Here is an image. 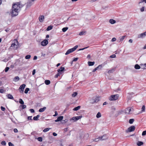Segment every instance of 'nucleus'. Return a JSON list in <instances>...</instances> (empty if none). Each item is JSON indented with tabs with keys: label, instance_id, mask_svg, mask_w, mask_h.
<instances>
[{
	"label": "nucleus",
	"instance_id": "37",
	"mask_svg": "<svg viewBox=\"0 0 146 146\" xmlns=\"http://www.w3.org/2000/svg\"><path fill=\"white\" fill-rule=\"evenodd\" d=\"M77 95V93L76 92H75L73 93L72 94V97H75Z\"/></svg>",
	"mask_w": 146,
	"mask_h": 146
},
{
	"label": "nucleus",
	"instance_id": "42",
	"mask_svg": "<svg viewBox=\"0 0 146 146\" xmlns=\"http://www.w3.org/2000/svg\"><path fill=\"white\" fill-rule=\"evenodd\" d=\"M141 111L142 112H143L145 111V106L144 105L142 106L141 108Z\"/></svg>",
	"mask_w": 146,
	"mask_h": 146
},
{
	"label": "nucleus",
	"instance_id": "54",
	"mask_svg": "<svg viewBox=\"0 0 146 146\" xmlns=\"http://www.w3.org/2000/svg\"><path fill=\"white\" fill-rule=\"evenodd\" d=\"M102 65L100 64V65H98V67H97V68H98H98L101 69L102 68Z\"/></svg>",
	"mask_w": 146,
	"mask_h": 146
},
{
	"label": "nucleus",
	"instance_id": "27",
	"mask_svg": "<svg viewBox=\"0 0 146 146\" xmlns=\"http://www.w3.org/2000/svg\"><path fill=\"white\" fill-rule=\"evenodd\" d=\"M19 80V76H16L15 77L14 79V81L15 82H17Z\"/></svg>",
	"mask_w": 146,
	"mask_h": 146
},
{
	"label": "nucleus",
	"instance_id": "3",
	"mask_svg": "<svg viewBox=\"0 0 146 146\" xmlns=\"http://www.w3.org/2000/svg\"><path fill=\"white\" fill-rule=\"evenodd\" d=\"M82 117V115L76 117H74L70 119V120L71 121L72 120H73L74 121H76L79 119H80Z\"/></svg>",
	"mask_w": 146,
	"mask_h": 146
},
{
	"label": "nucleus",
	"instance_id": "7",
	"mask_svg": "<svg viewBox=\"0 0 146 146\" xmlns=\"http://www.w3.org/2000/svg\"><path fill=\"white\" fill-rule=\"evenodd\" d=\"M135 129V127L134 126H131L128 128V130L129 132L133 131Z\"/></svg>",
	"mask_w": 146,
	"mask_h": 146
},
{
	"label": "nucleus",
	"instance_id": "14",
	"mask_svg": "<svg viewBox=\"0 0 146 146\" xmlns=\"http://www.w3.org/2000/svg\"><path fill=\"white\" fill-rule=\"evenodd\" d=\"M64 67H61L60 69H58L57 71L58 72L61 74V72L64 71Z\"/></svg>",
	"mask_w": 146,
	"mask_h": 146
},
{
	"label": "nucleus",
	"instance_id": "49",
	"mask_svg": "<svg viewBox=\"0 0 146 146\" xmlns=\"http://www.w3.org/2000/svg\"><path fill=\"white\" fill-rule=\"evenodd\" d=\"M8 145L9 146H14V144L12 143L11 142H9Z\"/></svg>",
	"mask_w": 146,
	"mask_h": 146
},
{
	"label": "nucleus",
	"instance_id": "19",
	"mask_svg": "<svg viewBox=\"0 0 146 146\" xmlns=\"http://www.w3.org/2000/svg\"><path fill=\"white\" fill-rule=\"evenodd\" d=\"M40 117L39 115H37L36 116H35L33 118V119L35 121H37L38 120V118Z\"/></svg>",
	"mask_w": 146,
	"mask_h": 146
},
{
	"label": "nucleus",
	"instance_id": "36",
	"mask_svg": "<svg viewBox=\"0 0 146 146\" xmlns=\"http://www.w3.org/2000/svg\"><path fill=\"white\" fill-rule=\"evenodd\" d=\"M31 57V55H26L25 56V58L26 59H30Z\"/></svg>",
	"mask_w": 146,
	"mask_h": 146
},
{
	"label": "nucleus",
	"instance_id": "21",
	"mask_svg": "<svg viewBox=\"0 0 146 146\" xmlns=\"http://www.w3.org/2000/svg\"><path fill=\"white\" fill-rule=\"evenodd\" d=\"M134 68L136 69H139L141 68V67L138 64H136L135 65Z\"/></svg>",
	"mask_w": 146,
	"mask_h": 146
},
{
	"label": "nucleus",
	"instance_id": "24",
	"mask_svg": "<svg viewBox=\"0 0 146 146\" xmlns=\"http://www.w3.org/2000/svg\"><path fill=\"white\" fill-rule=\"evenodd\" d=\"M89 137V134L88 133H86L85 134L84 137V138L85 139H87Z\"/></svg>",
	"mask_w": 146,
	"mask_h": 146
},
{
	"label": "nucleus",
	"instance_id": "31",
	"mask_svg": "<svg viewBox=\"0 0 146 146\" xmlns=\"http://www.w3.org/2000/svg\"><path fill=\"white\" fill-rule=\"evenodd\" d=\"M63 118V116H60L58 117L57 119L59 121H60L62 120Z\"/></svg>",
	"mask_w": 146,
	"mask_h": 146
},
{
	"label": "nucleus",
	"instance_id": "50",
	"mask_svg": "<svg viewBox=\"0 0 146 146\" xmlns=\"http://www.w3.org/2000/svg\"><path fill=\"white\" fill-rule=\"evenodd\" d=\"M146 135V131H143L142 133V135L143 136L145 135Z\"/></svg>",
	"mask_w": 146,
	"mask_h": 146
},
{
	"label": "nucleus",
	"instance_id": "17",
	"mask_svg": "<svg viewBox=\"0 0 146 146\" xmlns=\"http://www.w3.org/2000/svg\"><path fill=\"white\" fill-rule=\"evenodd\" d=\"M46 109V107H44L43 108L40 109L39 110V112H42L44 111Z\"/></svg>",
	"mask_w": 146,
	"mask_h": 146
},
{
	"label": "nucleus",
	"instance_id": "25",
	"mask_svg": "<svg viewBox=\"0 0 146 146\" xmlns=\"http://www.w3.org/2000/svg\"><path fill=\"white\" fill-rule=\"evenodd\" d=\"M44 82L46 85H48L50 84V82L49 80H46Z\"/></svg>",
	"mask_w": 146,
	"mask_h": 146
},
{
	"label": "nucleus",
	"instance_id": "29",
	"mask_svg": "<svg viewBox=\"0 0 146 146\" xmlns=\"http://www.w3.org/2000/svg\"><path fill=\"white\" fill-rule=\"evenodd\" d=\"M94 102L95 103H97L99 101V100L98 98L96 97L95 98H94Z\"/></svg>",
	"mask_w": 146,
	"mask_h": 146
},
{
	"label": "nucleus",
	"instance_id": "33",
	"mask_svg": "<svg viewBox=\"0 0 146 146\" xmlns=\"http://www.w3.org/2000/svg\"><path fill=\"white\" fill-rule=\"evenodd\" d=\"M19 102L21 104H24V102L21 99H20L19 100Z\"/></svg>",
	"mask_w": 146,
	"mask_h": 146
},
{
	"label": "nucleus",
	"instance_id": "60",
	"mask_svg": "<svg viewBox=\"0 0 146 146\" xmlns=\"http://www.w3.org/2000/svg\"><path fill=\"white\" fill-rule=\"evenodd\" d=\"M35 73V69H34L32 72V74L33 75H34Z\"/></svg>",
	"mask_w": 146,
	"mask_h": 146
},
{
	"label": "nucleus",
	"instance_id": "6",
	"mask_svg": "<svg viewBox=\"0 0 146 146\" xmlns=\"http://www.w3.org/2000/svg\"><path fill=\"white\" fill-rule=\"evenodd\" d=\"M48 43V42L47 40L45 39L41 42V44L43 46L46 45Z\"/></svg>",
	"mask_w": 146,
	"mask_h": 146
},
{
	"label": "nucleus",
	"instance_id": "35",
	"mask_svg": "<svg viewBox=\"0 0 146 146\" xmlns=\"http://www.w3.org/2000/svg\"><path fill=\"white\" fill-rule=\"evenodd\" d=\"M134 121V119H130L129 120V123L130 124H132Z\"/></svg>",
	"mask_w": 146,
	"mask_h": 146
},
{
	"label": "nucleus",
	"instance_id": "56",
	"mask_svg": "<svg viewBox=\"0 0 146 146\" xmlns=\"http://www.w3.org/2000/svg\"><path fill=\"white\" fill-rule=\"evenodd\" d=\"M144 2L145 3H146V1H142L141 2H139V4L143 3H143Z\"/></svg>",
	"mask_w": 146,
	"mask_h": 146
},
{
	"label": "nucleus",
	"instance_id": "52",
	"mask_svg": "<svg viewBox=\"0 0 146 146\" xmlns=\"http://www.w3.org/2000/svg\"><path fill=\"white\" fill-rule=\"evenodd\" d=\"M144 7H142L140 11L141 12H142L144 11Z\"/></svg>",
	"mask_w": 146,
	"mask_h": 146
},
{
	"label": "nucleus",
	"instance_id": "44",
	"mask_svg": "<svg viewBox=\"0 0 146 146\" xmlns=\"http://www.w3.org/2000/svg\"><path fill=\"white\" fill-rule=\"evenodd\" d=\"M110 58H114L116 57V55L115 54H112L110 56Z\"/></svg>",
	"mask_w": 146,
	"mask_h": 146
},
{
	"label": "nucleus",
	"instance_id": "9",
	"mask_svg": "<svg viewBox=\"0 0 146 146\" xmlns=\"http://www.w3.org/2000/svg\"><path fill=\"white\" fill-rule=\"evenodd\" d=\"M44 16L43 15L40 16L39 17V19L40 22H42L44 21Z\"/></svg>",
	"mask_w": 146,
	"mask_h": 146
},
{
	"label": "nucleus",
	"instance_id": "64",
	"mask_svg": "<svg viewBox=\"0 0 146 146\" xmlns=\"http://www.w3.org/2000/svg\"><path fill=\"white\" fill-rule=\"evenodd\" d=\"M78 58H74V60H73V61H76L78 59Z\"/></svg>",
	"mask_w": 146,
	"mask_h": 146
},
{
	"label": "nucleus",
	"instance_id": "12",
	"mask_svg": "<svg viewBox=\"0 0 146 146\" xmlns=\"http://www.w3.org/2000/svg\"><path fill=\"white\" fill-rule=\"evenodd\" d=\"M144 33H143L138 35V38H143L145 36V34Z\"/></svg>",
	"mask_w": 146,
	"mask_h": 146
},
{
	"label": "nucleus",
	"instance_id": "53",
	"mask_svg": "<svg viewBox=\"0 0 146 146\" xmlns=\"http://www.w3.org/2000/svg\"><path fill=\"white\" fill-rule=\"evenodd\" d=\"M1 109L2 111H5V108L3 106L1 107Z\"/></svg>",
	"mask_w": 146,
	"mask_h": 146
},
{
	"label": "nucleus",
	"instance_id": "40",
	"mask_svg": "<svg viewBox=\"0 0 146 146\" xmlns=\"http://www.w3.org/2000/svg\"><path fill=\"white\" fill-rule=\"evenodd\" d=\"M114 71V69H112L111 70H110L108 72V73H113Z\"/></svg>",
	"mask_w": 146,
	"mask_h": 146
},
{
	"label": "nucleus",
	"instance_id": "1",
	"mask_svg": "<svg viewBox=\"0 0 146 146\" xmlns=\"http://www.w3.org/2000/svg\"><path fill=\"white\" fill-rule=\"evenodd\" d=\"M21 3L20 2L16 3L13 4L11 11L12 16H15L18 15V10L24 5L21 4Z\"/></svg>",
	"mask_w": 146,
	"mask_h": 146
},
{
	"label": "nucleus",
	"instance_id": "4",
	"mask_svg": "<svg viewBox=\"0 0 146 146\" xmlns=\"http://www.w3.org/2000/svg\"><path fill=\"white\" fill-rule=\"evenodd\" d=\"M25 86L26 85L24 84H23L21 85L20 86L19 88V90H21L20 91L21 93H23V92L24 90Z\"/></svg>",
	"mask_w": 146,
	"mask_h": 146
},
{
	"label": "nucleus",
	"instance_id": "22",
	"mask_svg": "<svg viewBox=\"0 0 146 146\" xmlns=\"http://www.w3.org/2000/svg\"><path fill=\"white\" fill-rule=\"evenodd\" d=\"M81 106H78L77 107L74 108L73 109V110L76 111L79 110Z\"/></svg>",
	"mask_w": 146,
	"mask_h": 146
},
{
	"label": "nucleus",
	"instance_id": "28",
	"mask_svg": "<svg viewBox=\"0 0 146 146\" xmlns=\"http://www.w3.org/2000/svg\"><path fill=\"white\" fill-rule=\"evenodd\" d=\"M101 116V113L100 112H98L96 115V117L97 118H99Z\"/></svg>",
	"mask_w": 146,
	"mask_h": 146
},
{
	"label": "nucleus",
	"instance_id": "38",
	"mask_svg": "<svg viewBox=\"0 0 146 146\" xmlns=\"http://www.w3.org/2000/svg\"><path fill=\"white\" fill-rule=\"evenodd\" d=\"M29 89L28 88H27L25 89V94H27L28 92L29 91Z\"/></svg>",
	"mask_w": 146,
	"mask_h": 146
},
{
	"label": "nucleus",
	"instance_id": "57",
	"mask_svg": "<svg viewBox=\"0 0 146 146\" xmlns=\"http://www.w3.org/2000/svg\"><path fill=\"white\" fill-rule=\"evenodd\" d=\"M55 114L53 115V116H57L58 115V113L57 112V111H56L55 112Z\"/></svg>",
	"mask_w": 146,
	"mask_h": 146
},
{
	"label": "nucleus",
	"instance_id": "13",
	"mask_svg": "<svg viewBox=\"0 0 146 146\" xmlns=\"http://www.w3.org/2000/svg\"><path fill=\"white\" fill-rule=\"evenodd\" d=\"M7 96V98L8 99H12L13 100L14 99V98L13 96L10 94H8L6 95Z\"/></svg>",
	"mask_w": 146,
	"mask_h": 146
},
{
	"label": "nucleus",
	"instance_id": "61",
	"mask_svg": "<svg viewBox=\"0 0 146 146\" xmlns=\"http://www.w3.org/2000/svg\"><path fill=\"white\" fill-rule=\"evenodd\" d=\"M32 117V116H29L28 117V119L29 120H32V119L31 118Z\"/></svg>",
	"mask_w": 146,
	"mask_h": 146
},
{
	"label": "nucleus",
	"instance_id": "2",
	"mask_svg": "<svg viewBox=\"0 0 146 146\" xmlns=\"http://www.w3.org/2000/svg\"><path fill=\"white\" fill-rule=\"evenodd\" d=\"M119 97L118 94L111 95L109 98V100L111 101L115 100H117Z\"/></svg>",
	"mask_w": 146,
	"mask_h": 146
},
{
	"label": "nucleus",
	"instance_id": "16",
	"mask_svg": "<svg viewBox=\"0 0 146 146\" xmlns=\"http://www.w3.org/2000/svg\"><path fill=\"white\" fill-rule=\"evenodd\" d=\"M109 22L111 24H113L116 23V21L112 19H111L109 20Z\"/></svg>",
	"mask_w": 146,
	"mask_h": 146
},
{
	"label": "nucleus",
	"instance_id": "15",
	"mask_svg": "<svg viewBox=\"0 0 146 146\" xmlns=\"http://www.w3.org/2000/svg\"><path fill=\"white\" fill-rule=\"evenodd\" d=\"M73 51L72 48L68 50L65 53V55H67L70 53L73 52Z\"/></svg>",
	"mask_w": 146,
	"mask_h": 146
},
{
	"label": "nucleus",
	"instance_id": "58",
	"mask_svg": "<svg viewBox=\"0 0 146 146\" xmlns=\"http://www.w3.org/2000/svg\"><path fill=\"white\" fill-rule=\"evenodd\" d=\"M15 45L16 44L15 43H12V44H11V47H14L15 46Z\"/></svg>",
	"mask_w": 146,
	"mask_h": 146
},
{
	"label": "nucleus",
	"instance_id": "41",
	"mask_svg": "<svg viewBox=\"0 0 146 146\" xmlns=\"http://www.w3.org/2000/svg\"><path fill=\"white\" fill-rule=\"evenodd\" d=\"M78 45H76L74 47L72 48V50L74 51L75 50L77 49V48L78 47Z\"/></svg>",
	"mask_w": 146,
	"mask_h": 146
},
{
	"label": "nucleus",
	"instance_id": "45",
	"mask_svg": "<svg viewBox=\"0 0 146 146\" xmlns=\"http://www.w3.org/2000/svg\"><path fill=\"white\" fill-rule=\"evenodd\" d=\"M1 144L3 145H5L6 144V143L5 142V141H2L1 142Z\"/></svg>",
	"mask_w": 146,
	"mask_h": 146
},
{
	"label": "nucleus",
	"instance_id": "39",
	"mask_svg": "<svg viewBox=\"0 0 146 146\" xmlns=\"http://www.w3.org/2000/svg\"><path fill=\"white\" fill-rule=\"evenodd\" d=\"M100 139V138H99V137H98V138H95L93 139V141H96L97 142L99 141Z\"/></svg>",
	"mask_w": 146,
	"mask_h": 146
},
{
	"label": "nucleus",
	"instance_id": "48",
	"mask_svg": "<svg viewBox=\"0 0 146 146\" xmlns=\"http://www.w3.org/2000/svg\"><path fill=\"white\" fill-rule=\"evenodd\" d=\"M60 73L58 72L56 75H55L54 77L55 78H57L58 77L60 76Z\"/></svg>",
	"mask_w": 146,
	"mask_h": 146
},
{
	"label": "nucleus",
	"instance_id": "30",
	"mask_svg": "<svg viewBox=\"0 0 146 146\" xmlns=\"http://www.w3.org/2000/svg\"><path fill=\"white\" fill-rule=\"evenodd\" d=\"M50 129H51V128H45L43 130V131L44 132H46L48 131Z\"/></svg>",
	"mask_w": 146,
	"mask_h": 146
},
{
	"label": "nucleus",
	"instance_id": "34",
	"mask_svg": "<svg viewBox=\"0 0 146 146\" xmlns=\"http://www.w3.org/2000/svg\"><path fill=\"white\" fill-rule=\"evenodd\" d=\"M140 65L141 66L144 65L145 67H142V68L143 69H146V63L144 64H140Z\"/></svg>",
	"mask_w": 146,
	"mask_h": 146
},
{
	"label": "nucleus",
	"instance_id": "46",
	"mask_svg": "<svg viewBox=\"0 0 146 146\" xmlns=\"http://www.w3.org/2000/svg\"><path fill=\"white\" fill-rule=\"evenodd\" d=\"M42 137H39L38 138V140L39 141H42Z\"/></svg>",
	"mask_w": 146,
	"mask_h": 146
},
{
	"label": "nucleus",
	"instance_id": "20",
	"mask_svg": "<svg viewBox=\"0 0 146 146\" xmlns=\"http://www.w3.org/2000/svg\"><path fill=\"white\" fill-rule=\"evenodd\" d=\"M143 142L141 141H138L137 143V145L138 146H141V145H143Z\"/></svg>",
	"mask_w": 146,
	"mask_h": 146
},
{
	"label": "nucleus",
	"instance_id": "47",
	"mask_svg": "<svg viewBox=\"0 0 146 146\" xmlns=\"http://www.w3.org/2000/svg\"><path fill=\"white\" fill-rule=\"evenodd\" d=\"M85 33V32L82 31L81 32L79 33V35H84Z\"/></svg>",
	"mask_w": 146,
	"mask_h": 146
},
{
	"label": "nucleus",
	"instance_id": "26",
	"mask_svg": "<svg viewBox=\"0 0 146 146\" xmlns=\"http://www.w3.org/2000/svg\"><path fill=\"white\" fill-rule=\"evenodd\" d=\"M52 27H53L52 26H48L46 29V30L47 31H48L52 29Z\"/></svg>",
	"mask_w": 146,
	"mask_h": 146
},
{
	"label": "nucleus",
	"instance_id": "63",
	"mask_svg": "<svg viewBox=\"0 0 146 146\" xmlns=\"http://www.w3.org/2000/svg\"><path fill=\"white\" fill-rule=\"evenodd\" d=\"M14 131L15 133H17V132H18V130L16 128L14 129Z\"/></svg>",
	"mask_w": 146,
	"mask_h": 146
},
{
	"label": "nucleus",
	"instance_id": "10",
	"mask_svg": "<svg viewBox=\"0 0 146 146\" xmlns=\"http://www.w3.org/2000/svg\"><path fill=\"white\" fill-rule=\"evenodd\" d=\"M100 140H103L107 139V137L106 135H104L103 136L99 137Z\"/></svg>",
	"mask_w": 146,
	"mask_h": 146
},
{
	"label": "nucleus",
	"instance_id": "11",
	"mask_svg": "<svg viewBox=\"0 0 146 146\" xmlns=\"http://www.w3.org/2000/svg\"><path fill=\"white\" fill-rule=\"evenodd\" d=\"M131 109L130 108H128L125 110V113H127L129 114L131 113Z\"/></svg>",
	"mask_w": 146,
	"mask_h": 146
},
{
	"label": "nucleus",
	"instance_id": "51",
	"mask_svg": "<svg viewBox=\"0 0 146 146\" xmlns=\"http://www.w3.org/2000/svg\"><path fill=\"white\" fill-rule=\"evenodd\" d=\"M9 67H6L5 69V71L6 72H7L8 71V70H9Z\"/></svg>",
	"mask_w": 146,
	"mask_h": 146
},
{
	"label": "nucleus",
	"instance_id": "59",
	"mask_svg": "<svg viewBox=\"0 0 146 146\" xmlns=\"http://www.w3.org/2000/svg\"><path fill=\"white\" fill-rule=\"evenodd\" d=\"M4 92V90L3 89H0V93H2Z\"/></svg>",
	"mask_w": 146,
	"mask_h": 146
},
{
	"label": "nucleus",
	"instance_id": "23",
	"mask_svg": "<svg viewBox=\"0 0 146 146\" xmlns=\"http://www.w3.org/2000/svg\"><path fill=\"white\" fill-rule=\"evenodd\" d=\"M94 98H92L90 99V103L92 104H93L95 103V102H94Z\"/></svg>",
	"mask_w": 146,
	"mask_h": 146
},
{
	"label": "nucleus",
	"instance_id": "5",
	"mask_svg": "<svg viewBox=\"0 0 146 146\" xmlns=\"http://www.w3.org/2000/svg\"><path fill=\"white\" fill-rule=\"evenodd\" d=\"M34 1H30L27 3L26 7L27 8H29L32 4H33V2Z\"/></svg>",
	"mask_w": 146,
	"mask_h": 146
},
{
	"label": "nucleus",
	"instance_id": "8",
	"mask_svg": "<svg viewBox=\"0 0 146 146\" xmlns=\"http://www.w3.org/2000/svg\"><path fill=\"white\" fill-rule=\"evenodd\" d=\"M125 36H123L121 37H119V39L117 40L118 42H119L123 41Z\"/></svg>",
	"mask_w": 146,
	"mask_h": 146
},
{
	"label": "nucleus",
	"instance_id": "43",
	"mask_svg": "<svg viewBox=\"0 0 146 146\" xmlns=\"http://www.w3.org/2000/svg\"><path fill=\"white\" fill-rule=\"evenodd\" d=\"M20 106L22 107L23 109H25L26 108V106L23 104L22 105H21Z\"/></svg>",
	"mask_w": 146,
	"mask_h": 146
},
{
	"label": "nucleus",
	"instance_id": "32",
	"mask_svg": "<svg viewBox=\"0 0 146 146\" xmlns=\"http://www.w3.org/2000/svg\"><path fill=\"white\" fill-rule=\"evenodd\" d=\"M68 29L67 27H64L62 29V30L63 32H66Z\"/></svg>",
	"mask_w": 146,
	"mask_h": 146
},
{
	"label": "nucleus",
	"instance_id": "55",
	"mask_svg": "<svg viewBox=\"0 0 146 146\" xmlns=\"http://www.w3.org/2000/svg\"><path fill=\"white\" fill-rule=\"evenodd\" d=\"M30 112L32 113H33L35 112L34 110L33 109H30Z\"/></svg>",
	"mask_w": 146,
	"mask_h": 146
},
{
	"label": "nucleus",
	"instance_id": "62",
	"mask_svg": "<svg viewBox=\"0 0 146 146\" xmlns=\"http://www.w3.org/2000/svg\"><path fill=\"white\" fill-rule=\"evenodd\" d=\"M116 40V39L115 38H113L111 40V41L113 42L115 41Z\"/></svg>",
	"mask_w": 146,
	"mask_h": 146
},
{
	"label": "nucleus",
	"instance_id": "18",
	"mask_svg": "<svg viewBox=\"0 0 146 146\" xmlns=\"http://www.w3.org/2000/svg\"><path fill=\"white\" fill-rule=\"evenodd\" d=\"M88 63L89 66H92L94 64L95 62H94L88 61Z\"/></svg>",
	"mask_w": 146,
	"mask_h": 146
}]
</instances>
